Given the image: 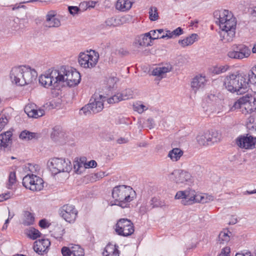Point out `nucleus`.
<instances>
[{"label": "nucleus", "mask_w": 256, "mask_h": 256, "mask_svg": "<svg viewBox=\"0 0 256 256\" xmlns=\"http://www.w3.org/2000/svg\"><path fill=\"white\" fill-rule=\"evenodd\" d=\"M214 14L217 19L216 23L221 30L220 34V40L224 42H232L236 34V22L235 18L228 10L216 11Z\"/></svg>", "instance_id": "obj_1"}, {"label": "nucleus", "mask_w": 256, "mask_h": 256, "mask_svg": "<svg viewBox=\"0 0 256 256\" xmlns=\"http://www.w3.org/2000/svg\"><path fill=\"white\" fill-rule=\"evenodd\" d=\"M226 88L232 93H244L248 88V80L244 74L236 72L226 76L224 80Z\"/></svg>", "instance_id": "obj_2"}, {"label": "nucleus", "mask_w": 256, "mask_h": 256, "mask_svg": "<svg viewBox=\"0 0 256 256\" xmlns=\"http://www.w3.org/2000/svg\"><path fill=\"white\" fill-rule=\"evenodd\" d=\"M36 77V72L26 66L13 68L10 73V78L12 82L20 86L32 82Z\"/></svg>", "instance_id": "obj_3"}, {"label": "nucleus", "mask_w": 256, "mask_h": 256, "mask_svg": "<svg viewBox=\"0 0 256 256\" xmlns=\"http://www.w3.org/2000/svg\"><path fill=\"white\" fill-rule=\"evenodd\" d=\"M135 196V191L131 187L125 185L116 186L112 191V196L115 202L114 204L122 208L128 207V202L132 201Z\"/></svg>", "instance_id": "obj_4"}, {"label": "nucleus", "mask_w": 256, "mask_h": 256, "mask_svg": "<svg viewBox=\"0 0 256 256\" xmlns=\"http://www.w3.org/2000/svg\"><path fill=\"white\" fill-rule=\"evenodd\" d=\"M59 72L60 77H62L60 82H65L70 87L74 86L80 83L81 78L78 72L65 66H61Z\"/></svg>", "instance_id": "obj_5"}, {"label": "nucleus", "mask_w": 256, "mask_h": 256, "mask_svg": "<svg viewBox=\"0 0 256 256\" xmlns=\"http://www.w3.org/2000/svg\"><path fill=\"white\" fill-rule=\"evenodd\" d=\"M62 78L60 76L59 70L50 69L40 77L39 82L45 88H56L60 83Z\"/></svg>", "instance_id": "obj_6"}, {"label": "nucleus", "mask_w": 256, "mask_h": 256, "mask_svg": "<svg viewBox=\"0 0 256 256\" xmlns=\"http://www.w3.org/2000/svg\"><path fill=\"white\" fill-rule=\"evenodd\" d=\"M99 58V54L94 50H90L79 54L78 62L82 68H92L96 66Z\"/></svg>", "instance_id": "obj_7"}, {"label": "nucleus", "mask_w": 256, "mask_h": 256, "mask_svg": "<svg viewBox=\"0 0 256 256\" xmlns=\"http://www.w3.org/2000/svg\"><path fill=\"white\" fill-rule=\"evenodd\" d=\"M232 108H242L243 114H250L256 110V100L252 96L240 98L234 104Z\"/></svg>", "instance_id": "obj_8"}, {"label": "nucleus", "mask_w": 256, "mask_h": 256, "mask_svg": "<svg viewBox=\"0 0 256 256\" xmlns=\"http://www.w3.org/2000/svg\"><path fill=\"white\" fill-rule=\"evenodd\" d=\"M48 166L52 172L54 174L61 172H69L72 168L70 162L68 159L66 160L62 158H51L48 162Z\"/></svg>", "instance_id": "obj_9"}, {"label": "nucleus", "mask_w": 256, "mask_h": 256, "mask_svg": "<svg viewBox=\"0 0 256 256\" xmlns=\"http://www.w3.org/2000/svg\"><path fill=\"white\" fill-rule=\"evenodd\" d=\"M115 230L120 236H128L132 235L134 231V226L132 221L128 218L119 220L116 224Z\"/></svg>", "instance_id": "obj_10"}, {"label": "nucleus", "mask_w": 256, "mask_h": 256, "mask_svg": "<svg viewBox=\"0 0 256 256\" xmlns=\"http://www.w3.org/2000/svg\"><path fill=\"white\" fill-rule=\"evenodd\" d=\"M22 184L32 191H40L44 188L43 180L34 174H27L22 180Z\"/></svg>", "instance_id": "obj_11"}, {"label": "nucleus", "mask_w": 256, "mask_h": 256, "mask_svg": "<svg viewBox=\"0 0 256 256\" xmlns=\"http://www.w3.org/2000/svg\"><path fill=\"white\" fill-rule=\"evenodd\" d=\"M170 179L180 186L192 183V176L188 172L177 170H174L170 176Z\"/></svg>", "instance_id": "obj_12"}, {"label": "nucleus", "mask_w": 256, "mask_h": 256, "mask_svg": "<svg viewBox=\"0 0 256 256\" xmlns=\"http://www.w3.org/2000/svg\"><path fill=\"white\" fill-rule=\"evenodd\" d=\"M196 194L194 190L188 188L185 190L178 191L174 198L181 200V203L183 205H191L196 203Z\"/></svg>", "instance_id": "obj_13"}, {"label": "nucleus", "mask_w": 256, "mask_h": 256, "mask_svg": "<svg viewBox=\"0 0 256 256\" xmlns=\"http://www.w3.org/2000/svg\"><path fill=\"white\" fill-rule=\"evenodd\" d=\"M251 54L250 48L244 44L236 45L233 46V50L228 53V56L234 59L242 60L248 58Z\"/></svg>", "instance_id": "obj_14"}, {"label": "nucleus", "mask_w": 256, "mask_h": 256, "mask_svg": "<svg viewBox=\"0 0 256 256\" xmlns=\"http://www.w3.org/2000/svg\"><path fill=\"white\" fill-rule=\"evenodd\" d=\"M60 216L67 222L73 223L76 220L78 212L74 206L70 204L63 206L59 210Z\"/></svg>", "instance_id": "obj_15"}, {"label": "nucleus", "mask_w": 256, "mask_h": 256, "mask_svg": "<svg viewBox=\"0 0 256 256\" xmlns=\"http://www.w3.org/2000/svg\"><path fill=\"white\" fill-rule=\"evenodd\" d=\"M236 144L241 148L252 150L256 148V138L251 136H240L236 140Z\"/></svg>", "instance_id": "obj_16"}, {"label": "nucleus", "mask_w": 256, "mask_h": 256, "mask_svg": "<svg viewBox=\"0 0 256 256\" xmlns=\"http://www.w3.org/2000/svg\"><path fill=\"white\" fill-rule=\"evenodd\" d=\"M56 12L54 10H50L47 12L44 24V27L54 28H58L60 26V20L56 16Z\"/></svg>", "instance_id": "obj_17"}, {"label": "nucleus", "mask_w": 256, "mask_h": 256, "mask_svg": "<svg viewBox=\"0 0 256 256\" xmlns=\"http://www.w3.org/2000/svg\"><path fill=\"white\" fill-rule=\"evenodd\" d=\"M207 80L205 76L202 75H198L194 76L191 81L190 86L194 93H196L198 90L204 89L207 82Z\"/></svg>", "instance_id": "obj_18"}, {"label": "nucleus", "mask_w": 256, "mask_h": 256, "mask_svg": "<svg viewBox=\"0 0 256 256\" xmlns=\"http://www.w3.org/2000/svg\"><path fill=\"white\" fill-rule=\"evenodd\" d=\"M24 112L29 117L38 118L44 114V110L43 109L36 108V105L34 104H27L24 108Z\"/></svg>", "instance_id": "obj_19"}, {"label": "nucleus", "mask_w": 256, "mask_h": 256, "mask_svg": "<svg viewBox=\"0 0 256 256\" xmlns=\"http://www.w3.org/2000/svg\"><path fill=\"white\" fill-rule=\"evenodd\" d=\"M61 251L63 256H84V250L78 245L70 248L64 246Z\"/></svg>", "instance_id": "obj_20"}, {"label": "nucleus", "mask_w": 256, "mask_h": 256, "mask_svg": "<svg viewBox=\"0 0 256 256\" xmlns=\"http://www.w3.org/2000/svg\"><path fill=\"white\" fill-rule=\"evenodd\" d=\"M105 98V97L100 95L98 97L94 98L93 100L92 99L90 100L91 102L89 104L92 112L96 114L102 110Z\"/></svg>", "instance_id": "obj_21"}, {"label": "nucleus", "mask_w": 256, "mask_h": 256, "mask_svg": "<svg viewBox=\"0 0 256 256\" xmlns=\"http://www.w3.org/2000/svg\"><path fill=\"white\" fill-rule=\"evenodd\" d=\"M50 242L48 239H42L36 241L33 246L35 252L40 254L44 252L49 248Z\"/></svg>", "instance_id": "obj_22"}, {"label": "nucleus", "mask_w": 256, "mask_h": 256, "mask_svg": "<svg viewBox=\"0 0 256 256\" xmlns=\"http://www.w3.org/2000/svg\"><path fill=\"white\" fill-rule=\"evenodd\" d=\"M28 23V21L24 18L20 19L16 18L11 22L10 26L12 30L23 32V30L26 27V24Z\"/></svg>", "instance_id": "obj_23"}, {"label": "nucleus", "mask_w": 256, "mask_h": 256, "mask_svg": "<svg viewBox=\"0 0 256 256\" xmlns=\"http://www.w3.org/2000/svg\"><path fill=\"white\" fill-rule=\"evenodd\" d=\"M12 133L7 131L0 134V150L7 148L12 142Z\"/></svg>", "instance_id": "obj_24"}, {"label": "nucleus", "mask_w": 256, "mask_h": 256, "mask_svg": "<svg viewBox=\"0 0 256 256\" xmlns=\"http://www.w3.org/2000/svg\"><path fill=\"white\" fill-rule=\"evenodd\" d=\"M172 68L170 66H166L158 67L154 69L152 71V75L158 76L162 79L165 77L167 72L172 70Z\"/></svg>", "instance_id": "obj_25"}, {"label": "nucleus", "mask_w": 256, "mask_h": 256, "mask_svg": "<svg viewBox=\"0 0 256 256\" xmlns=\"http://www.w3.org/2000/svg\"><path fill=\"white\" fill-rule=\"evenodd\" d=\"M104 256H119L118 246L112 244H108L102 253Z\"/></svg>", "instance_id": "obj_26"}, {"label": "nucleus", "mask_w": 256, "mask_h": 256, "mask_svg": "<svg viewBox=\"0 0 256 256\" xmlns=\"http://www.w3.org/2000/svg\"><path fill=\"white\" fill-rule=\"evenodd\" d=\"M144 36H145L140 35L136 38L133 43V46L135 48H139L140 47H145L150 45V41L148 39H146V38H145Z\"/></svg>", "instance_id": "obj_27"}, {"label": "nucleus", "mask_w": 256, "mask_h": 256, "mask_svg": "<svg viewBox=\"0 0 256 256\" xmlns=\"http://www.w3.org/2000/svg\"><path fill=\"white\" fill-rule=\"evenodd\" d=\"M132 4L130 0H118L116 7L117 10L124 12L131 8Z\"/></svg>", "instance_id": "obj_28"}, {"label": "nucleus", "mask_w": 256, "mask_h": 256, "mask_svg": "<svg viewBox=\"0 0 256 256\" xmlns=\"http://www.w3.org/2000/svg\"><path fill=\"white\" fill-rule=\"evenodd\" d=\"M184 152L178 148H174L170 150L168 154V157L173 162H176L180 159L183 155Z\"/></svg>", "instance_id": "obj_29"}, {"label": "nucleus", "mask_w": 256, "mask_h": 256, "mask_svg": "<svg viewBox=\"0 0 256 256\" xmlns=\"http://www.w3.org/2000/svg\"><path fill=\"white\" fill-rule=\"evenodd\" d=\"M198 35L196 34H192L190 36L186 38L178 40V44L182 47L192 45L197 40Z\"/></svg>", "instance_id": "obj_30"}, {"label": "nucleus", "mask_w": 256, "mask_h": 256, "mask_svg": "<svg viewBox=\"0 0 256 256\" xmlns=\"http://www.w3.org/2000/svg\"><path fill=\"white\" fill-rule=\"evenodd\" d=\"M210 134L208 132L204 134H200L196 136V140L199 144L206 146L210 144Z\"/></svg>", "instance_id": "obj_31"}, {"label": "nucleus", "mask_w": 256, "mask_h": 256, "mask_svg": "<svg viewBox=\"0 0 256 256\" xmlns=\"http://www.w3.org/2000/svg\"><path fill=\"white\" fill-rule=\"evenodd\" d=\"M40 134L38 133L32 132L29 131L24 130L22 131L20 135V138L22 140H31L33 138L37 139L38 138Z\"/></svg>", "instance_id": "obj_32"}, {"label": "nucleus", "mask_w": 256, "mask_h": 256, "mask_svg": "<svg viewBox=\"0 0 256 256\" xmlns=\"http://www.w3.org/2000/svg\"><path fill=\"white\" fill-rule=\"evenodd\" d=\"M214 200V198L211 195H208L206 194H198L196 196V203L200 202L202 204Z\"/></svg>", "instance_id": "obj_33"}, {"label": "nucleus", "mask_w": 256, "mask_h": 256, "mask_svg": "<svg viewBox=\"0 0 256 256\" xmlns=\"http://www.w3.org/2000/svg\"><path fill=\"white\" fill-rule=\"evenodd\" d=\"M231 232L228 230L222 231L218 236V241L220 244H224L229 242Z\"/></svg>", "instance_id": "obj_34"}, {"label": "nucleus", "mask_w": 256, "mask_h": 256, "mask_svg": "<svg viewBox=\"0 0 256 256\" xmlns=\"http://www.w3.org/2000/svg\"><path fill=\"white\" fill-rule=\"evenodd\" d=\"M34 215L29 212H25L24 214V219L23 224L26 226H30L34 224Z\"/></svg>", "instance_id": "obj_35"}, {"label": "nucleus", "mask_w": 256, "mask_h": 256, "mask_svg": "<svg viewBox=\"0 0 256 256\" xmlns=\"http://www.w3.org/2000/svg\"><path fill=\"white\" fill-rule=\"evenodd\" d=\"M150 204L152 206V208H163L166 206V204L164 201L161 200L158 198H152L150 201Z\"/></svg>", "instance_id": "obj_36"}, {"label": "nucleus", "mask_w": 256, "mask_h": 256, "mask_svg": "<svg viewBox=\"0 0 256 256\" xmlns=\"http://www.w3.org/2000/svg\"><path fill=\"white\" fill-rule=\"evenodd\" d=\"M210 134V143L214 144L220 141L221 139V135L217 131H212L211 132H208Z\"/></svg>", "instance_id": "obj_37"}, {"label": "nucleus", "mask_w": 256, "mask_h": 256, "mask_svg": "<svg viewBox=\"0 0 256 256\" xmlns=\"http://www.w3.org/2000/svg\"><path fill=\"white\" fill-rule=\"evenodd\" d=\"M104 23L108 27H115L120 24V20L114 17L108 18Z\"/></svg>", "instance_id": "obj_38"}, {"label": "nucleus", "mask_w": 256, "mask_h": 256, "mask_svg": "<svg viewBox=\"0 0 256 256\" xmlns=\"http://www.w3.org/2000/svg\"><path fill=\"white\" fill-rule=\"evenodd\" d=\"M230 69V66L228 65L220 66L214 68L212 73L216 74H219L224 73Z\"/></svg>", "instance_id": "obj_39"}, {"label": "nucleus", "mask_w": 256, "mask_h": 256, "mask_svg": "<svg viewBox=\"0 0 256 256\" xmlns=\"http://www.w3.org/2000/svg\"><path fill=\"white\" fill-rule=\"evenodd\" d=\"M84 163L78 161H74V168L75 172L78 174L82 173L84 170L85 168L84 167Z\"/></svg>", "instance_id": "obj_40"}, {"label": "nucleus", "mask_w": 256, "mask_h": 256, "mask_svg": "<svg viewBox=\"0 0 256 256\" xmlns=\"http://www.w3.org/2000/svg\"><path fill=\"white\" fill-rule=\"evenodd\" d=\"M122 100H128L132 98L133 96V92L130 89H126L121 93H120Z\"/></svg>", "instance_id": "obj_41"}, {"label": "nucleus", "mask_w": 256, "mask_h": 256, "mask_svg": "<svg viewBox=\"0 0 256 256\" xmlns=\"http://www.w3.org/2000/svg\"><path fill=\"white\" fill-rule=\"evenodd\" d=\"M150 19L152 21L156 20L158 19V15L157 12V8L156 7H151L150 11Z\"/></svg>", "instance_id": "obj_42"}, {"label": "nucleus", "mask_w": 256, "mask_h": 256, "mask_svg": "<svg viewBox=\"0 0 256 256\" xmlns=\"http://www.w3.org/2000/svg\"><path fill=\"white\" fill-rule=\"evenodd\" d=\"M41 233L36 229L32 228L28 232V235L29 237L32 240H35L38 237H40Z\"/></svg>", "instance_id": "obj_43"}, {"label": "nucleus", "mask_w": 256, "mask_h": 256, "mask_svg": "<svg viewBox=\"0 0 256 256\" xmlns=\"http://www.w3.org/2000/svg\"><path fill=\"white\" fill-rule=\"evenodd\" d=\"M118 81V78L114 76H110L107 80V85L110 90L114 88L115 84Z\"/></svg>", "instance_id": "obj_44"}, {"label": "nucleus", "mask_w": 256, "mask_h": 256, "mask_svg": "<svg viewBox=\"0 0 256 256\" xmlns=\"http://www.w3.org/2000/svg\"><path fill=\"white\" fill-rule=\"evenodd\" d=\"M248 78L247 79L248 80V84L249 82L252 84H256V74L253 72V69L252 68L248 74Z\"/></svg>", "instance_id": "obj_45"}, {"label": "nucleus", "mask_w": 256, "mask_h": 256, "mask_svg": "<svg viewBox=\"0 0 256 256\" xmlns=\"http://www.w3.org/2000/svg\"><path fill=\"white\" fill-rule=\"evenodd\" d=\"M121 98L120 93H118L108 98L107 101L108 104H114L122 101V100H121Z\"/></svg>", "instance_id": "obj_46"}, {"label": "nucleus", "mask_w": 256, "mask_h": 256, "mask_svg": "<svg viewBox=\"0 0 256 256\" xmlns=\"http://www.w3.org/2000/svg\"><path fill=\"white\" fill-rule=\"evenodd\" d=\"M92 112L89 104L82 107L80 110V114L84 116L89 115Z\"/></svg>", "instance_id": "obj_47"}, {"label": "nucleus", "mask_w": 256, "mask_h": 256, "mask_svg": "<svg viewBox=\"0 0 256 256\" xmlns=\"http://www.w3.org/2000/svg\"><path fill=\"white\" fill-rule=\"evenodd\" d=\"M60 134L62 135L60 128L58 126H55L53 128V131L51 134V137L52 138L56 140V138L58 137Z\"/></svg>", "instance_id": "obj_48"}, {"label": "nucleus", "mask_w": 256, "mask_h": 256, "mask_svg": "<svg viewBox=\"0 0 256 256\" xmlns=\"http://www.w3.org/2000/svg\"><path fill=\"white\" fill-rule=\"evenodd\" d=\"M134 110L140 114H142L147 109L146 106L142 104H136L134 105Z\"/></svg>", "instance_id": "obj_49"}, {"label": "nucleus", "mask_w": 256, "mask_h": 256, "mask_svg": "<svg viewBox=\"0 0 256 256\" xmlns=\"http://www.w3.org/2000/svg\"><path fill=\"white\" fill-rule=\"evenodd\" d=\"M68 9L70 13L73 16L78 14L79 12H80V8L78 6H70Z\"/></svg>", "instance_id": "obj_50"}, {"label": "nucleus", "mask_w": 256, "mask_h": 256, "mask_svg": "<svg viewBox=\"0 0 256 256\" xmlns=\"http://www.w3.org/2000/svg\"><path fill=\"white\" fill-rule=\"evenodd\" d=\"M97 163L94 160H91L88 162H86L84 164V167L85 168H94L96 166Z\"/></svg>", "instance_id": "obj_51"}, {"label": "nucleus", "mask_w": 256, "mask_h": 256, "mask_svg": "<svg viewBox=\"0 0 256 256\" xmlns=\"http://www.w3.org/2000/svg\"><path fill=\"white\" fill-rule=\"evenodd\" d=\"M174 38L180 36L183 34V30L180 27H178L172 31Z\"/></svg>", "instance_id": "obj_52"}, {"label": "nucleus", "mask_w": 256, "mask_h": 256, "mask_svg": "<svg viewBox=\"0 0 256 256\" xmlns=\"http://www.w3.org/2000/svg\"><path fill=\"white\" fill-rule=\"evenodd\" d=\"M218 100L217 96L214 94H208L206 98V101L208 102H216Z\"/></svg>", "instance_id": "obj_53"}, {"label": "nucleus", "mask_w": 256, "mask_h": 256, "mask_svg": "<svg viewBox=\"0 0 256 256\" xmlns=\"http://www.w3.org/2000/svg\"><path fill=\"white\" fill-rule=\"evenodd\" d=\"M230 248L228 247L222 249L220 254L218 256H230Z\"/></svg>", "instance_id": "obj_54"}, {"label": "nucleus", "mask_w": 256, "mask_h": 256, "mask_svg": "<svg viewBox=\"0 0 256 256\" xmlns=\"http://www.w3.org/2000/svg\"><path fill=\"white\" fill-rule=\"evenodd\" d=\"M149 210L148 207L146 204H142V205L139 209V212L142 214H144L146 212H147Z\"/></svg>", "instance_id": "obj_55"}, {"label": "nucleus", "mask_w": 256, "mask_h": 256, "mask_svg": "<svg viewBox=\"0 0 256 256\" xmlns=\"http://www.w3.org/2000/svg\"><path fill=\"white\" fill-rule=\"evenodd\" d=\"M8 120L6 118H0V132L4 128V126L7 124Z\"/></svg>", "instance_id": "obj_56"}, {"label": "nucleus", "mask_w": 256, "mask_h": 256, "mask_svg": "<svg viewBox=\"0 0 256 256\" xmlns=\"http://www.w3.org/2000/svg\"><path fill=\"white\" fill-rule=\"evenodd\" d=\"M146 125L150 129L153 128L154 126V122L153 119L148 118L146 121Z\"/></svg>", "instance_id": "obj_57"}, {"label": "nucleus", "mask_w": 256, "mask_h": 256, "mask_svg": "<svg viewBox=\"0 0 256 256\" xmlns=\"http://www.w3.org/2000/svg\"><path fill=\"white\" fill-rule=\"evenodd\" d=\"M156 33V30H151L149 32L146 33L144 34H142V36H145V38L148 39L150 41L152 38V36H154V34Z\"/></svg>", "instance_id": "obj_58"}, {"label": "nucleus", "mask_w": 256, "mask_h": 256, "mask_svg": "<svg viewBox=\"0 0 256 256\" xmlns=\"http://www.w3.org/2000/svg\"><path fill=\"white\" fill-rule=\"evenodd\" d=\"M39 226L41 228H48L50 224L46 220L42 219L39 222Z\"/></svg>", "instance_id": "obj_59"}, {"label": "nucleus", "mask_w": 256, "mask_h": 256, "mask_svg": "<svg viewBox=\"0 0 256 256\" xmlns=\"http://www.w3.org/2000/svg\"><path fill=\"white\" fill-rule=\"evenodd\" d=\"M96 2L94 1H90L88 2H84L80 4V6L86 5V8H94L95 6Z\"/></svg>", "instance_id": "obj_60"}, {"label": "nucleus", "mask_w": 256, "mask_h": 256, "mask_svg": "<svg viewBox=\"0 0 256 256\" xmlns=\"http://www.w3.org/2000/svg\"><path fill=\"white\" fill-rule=\"evenodd\" d=\"M16 177L15 172H10L9 176V183L10 184H14L16 182Z\"/></svg>", "instance_id": "obj_61"}, {"label": "nucleus", "mask_w": 256, "mask_h": 256, "mask_svg": "<svg viewBox=\"0 0 256 256\" xmlns=\"http://www.w3.org/2000/svg\"><path fill=\"white\" fill-rule=\"evenodd\" d=\"M118 54L120 56H126L128 54V52L124 48H120L116 50Z\"/></svg>", "instance_id": "obj_62"}, {"label": "nucleus", "mask_w": 256, "mask_h": 256, "mask_svg": "<svg viewBox=\"0 0 256 256\" xmlns=\"http://www.w3.org/2000/svg\"><path fill=\"white\" fill-rule=\"evenodd\" d=\"M166 34H163L162 36L160 38H174L172 32H171V31H170L169 30H166Z\"/></svg>", "instance_id": "obj_63"}, {"label": "nucleus", "mask_w": 256, "mask_h": 256, "mask_svg": "<svg viewBox=\"0 0 256 256\" xmlns=\"http://www.w3.org/2000/svg\"><path fill=\"white\" fill-rule=\"evenodd\" d=\"M10 197V193H5L0 194V202L8 199Z\"/></svg>", "instance_id": "obj_64"}]
</instances>
